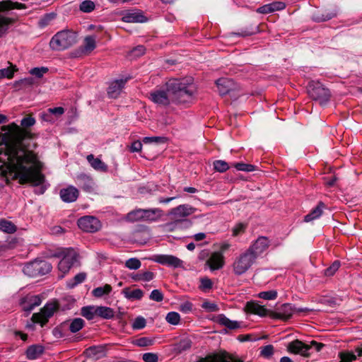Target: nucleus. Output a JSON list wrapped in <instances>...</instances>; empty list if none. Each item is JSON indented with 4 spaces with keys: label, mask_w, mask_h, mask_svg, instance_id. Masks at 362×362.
<instances>
[{
    "label": "nucleus",
    "mask_w": 362,
    "mask_h": 362,
    "mask_svg": "<svg viewBox=\"0 0 362 362\" xmlns=\"http://www.w3.org/2000/svg\"><path fill=\"white\" fill-rule=\"evenodd\" d=\"M234 166L238 170L245 172H252L256 170V167L255 165L243 163H237Z\"/></svg>",
    "instance_id": "864d4df0"
},
{
    "label": "nucleus",
    "mask_w": 362,
    "mask_h": 362,
    "mask_svg": "<svg viewBox=\"0 0 362 362\" xmlns=\"http://www.w3.org/2000/svg\"><path fill=\"white\" fill-rule=\"evenodd\" d=\"M79 186L87 192H91L94 189L95 183L92 178L86 175H81L78 177Z\"/></svg>",
    "instance_id": "a878e982"
},
{
    "label": "nucleus",
    "mask_w": 362,
    "mask_h": 362,
    "mask_svg": "<svg viewBox=\"0 0 362 362\" xmlns=\"http://www.w3.org/2000/svg\"><path fill=\"white\" fill-rule=\"evenodd\" d=\"M52 270V265L45 260H35L26 264L23 267L25 274L35 277L40 275H45Z\"/></svg>",
    "instance_id": "6e6552de"
},
{
    "label": "nucleus",
    "mask_w": 362,
    "mask_h": 362,
    "mask_svg": "<svg viewBox=\"0 0 362 362\" xmlns=\"http://www.w3.org/2000/svg\"><path fill=\"white\" fill-rule=\"evenodd\" d=\"M177 349L180 351H185V350L190 348V346H191V341L188 339H185L181 340L177 344Z\"/></svg>",
    "instance_id": "69168bd1"
},
{
    "label": "nucleus",
    "mask_w": 362,
    "mask_h": 362,
    "mask_svg": "<svg viewBox=\"0 0 362 362\" xmlns=\"http://www.w3.org/2000/svg\"><path fill=\"white\" fill-rule=\"evenodd\" d=\"M246 309L248 312L257 315L260 317H264L267 315H270L272 311L267 310L264 306L259 305L255 301L248 302L246 304Z\"/></svg>",
    "instance_id": "5701e85b"
},
{
    "label": "nucleus",
    "mask_w": 362,
    "mask_h": 362,
    "mask_svg": "<svg viewBox=\"0 0 362 362\" xmlns=\"http://www.w3.org/2000/svg\"><path fill=\"white\" fill-rule=\"evenodd\" d=\"M166 321L173 325H177L180 322V315L177 312H170L165 317Z\"/></svg>",
    "instance_id": "37998d69"
},
{
    "label": "nucleus",
    "mask_w": 362,
    "mask_h": 362,
    "mask_svg": "<svg viewBox=\"0 0 362 362\" xmlns=\"http://www.w3.org/2000/svg\"><path fill=\"white\" fill-rule=\"evenodd\" d=\"M245 228L246 226L242 223L236 224L232 230L233 236L235 237L243 234L245 232Z\"/></svg>",
    "instance_id": "680f3d73"
},
{
    "label": "nucleus",
    "mask_w": 362,
    "mask_h": 362,
    "mask_svg": "<svg viewBox=\"0 0 362 362\" xmlns=\"http://www.w3.org/2000/svg\"><path fill=\"white\" fill-rule=\"evenodd\" d=\"M286 4L281 1H276L269 4L264 5L257 8V11L259 13H269L276 11L284 9Z\"/></svg>",
    "instance_id": "b1692460"
},
{
    "label": "nucleus",
    "mask_w": 362,
    "mask_h": 362,
    "mask_svg": "<svg viewBox=\"0 0 362 362\" xmlns=\"http://www.w3.org/2000/svg\"><path fill=\"white\" fill-rule=\"evenodd\" d=\"M95 313L96 316L103 319H111L115 315L113 309L106 306H96Z\"/></svg>",
    "instance_id": "cd10ccee"
},
{
    "label": "nucleus",
    "mask_w": 362,
    "mask_h": 362,
    "mask_svg": "<svg viewBox=\"0 0 362 362\" xmlns=\"http://www.w3.org/2000/svg\"><path fill=\"white\" fill-rule=\"evenodd\" d=\"M257 296L264 300H275L277 298V291L276 290L262 291Z\"/></svg>",
    "instance_id": "49530a36"
},
{
    "label": "nucleus",
    "mask_w": 362,
    "mask_h": 362,
    "mask_svg": "<svg viewBox=\"0 0 362 362\" xmlns=\"http://www.w3.org/2000/svg\"><path fill=\"white\" fill-rule=\"evenodd\" d=\"M167 141V138L165 136H146L143 139L144 144H165Z\"/></svg>",
    "instance_id": "de8ad7c7"
},
{
    "label": "nucleus",
    "mask_w": 362,
    "mask_h": 362,
    "mask_svg": "<svg viewBox=\"0 0 362 362\" xmlns=\"http://www.w3.org/2000/svg\"><path fill=\"white\" fill-rule=\"evenodd\" d=\"M154 276L155 275L152 272L146 271L136 274L133 276V279L137 281H150Z\"/></svg>",
    "instance_id": "4c0bfd02"
},
{
    "label": "nucleus",
    "mask_w": 362,
    "mask_h": 362,
    "mask_svg": "<svg viewBox=\"0 0 362 362\" xmlns=\"http://www.w3.org/2000/svg\"><path fill=\"white\" fill-rule=\"evenodd\" d=\"M270 240L265 236H259L246 250L257 260L269 247Z\"/></svg>",
    "instance_id": "9b49d317"
},
{
    "label": "nucleus",
    "mask_w": 362,
    "mask_h": 362,
    "mask_svg": "<svg viewBox=\"0 0 362 362\" xmlns=\"http://www.w3.org/2000/svg\"><path fill=\"white\" fill-rule=\"evenodd\" d=\"M340 262L334 261L332 264L325 270V275L327 276H333L340 267Z\"/></svg>",
    "instance_id": "3c124183"
},
{
    "label": "nucleus",
    "mask_w": 362,
    "mask_h": 362,
    "mask_svg": "<svg viewBox=\"0 0 362 362\" xmlns=\"http://www.w3.org/2000/svg\"><path fill=\"white\" fill-rule=\"evenodd\" d=\"M150 299L156 302H160L163 300V294L158 289L153 290L149 296Z\"/></svg>",
    "instance_id": "052dcab7"
},
{
    "label": "nucleus",
    "mask_w": 362,
    "mask_h": 362,
    "mask_svg": "<svg viewBox=\"0 0 362 362\" xmlns=\"http://www.w3.org/2000/svg\"><path fill=\"white\" fill-rule=\"evenodd\" d=\"M142 144L139 141H134L130 146L131 152H139L141 151Z\"/></svg>",
    "instance_id": "338daca9"
},
{
    "label": "nucleus",
    "mask_w": 362,
    "mask_h": 362,
    "mask_svg": "<svg viewBox=\"0 0 362 362\" xmlns=\"http://www.w3.org/2000/svg\"><path fill=\"white\" fill-rule=\"evenodd\" d=\"M86 158L91 167L95 170L100 172H106L107 170V165L99 158H95L93 154H90L87 156Z\"/></svg>",
    "instance_id": "393cba45"
},
{
    "label": "nucleus",
    "mask_w": 362,
    "mask_h": 362,
    "mask_svg": "<svg viewBox=\"0 0 362 362\" xmlns=\"http://www.w3.org/2000/svg\"><path fill=\"white\" fill-rule=\"evenodd\" d=\"M141 265V261L137 258H130L125 262V267L129 269H138Z\"/></svg>",
    "instance_id": "09e8293b"
},
{
    "label": "nucleus",
    "mask_w": 362,
    "mask_h": 362,
    "mask_svg": "<svg viewBox=\"0 0 362 362\" xmlns=\"http://www.w3.org/2000/svg\"><path fill=\"white\" fill-rule=\"evenodd\" d=\"M112 291V287L109 284H105L104 286H100L93 290L92 293L95 297L100 298L104 295H107Z\"/></svg>",
    "instance_id": "ea45409f"
},
{
    "label": "nucleus",
    "mask_w": 362,
    "mask_h": 362,
    "mask_svg": "<svg viewBox=\"0 0 362 362\" xmlns=\"http://www.w3.org/2000/svg\"><path fill=\"white\" fill-rule=\"evenodd\" d=\"M207 265L211 270H218L221 269L225 264V258L221 252H213L206 261Z\"/></svg>",
    "instance_id": "6ab92c4d"
},
{
    "label": "nucleus",
    "mask_w": 362,
    "mask_h": 362,
    "mask_svg": "<svg viewBox=\"0 0 362 362\" xmlns=\"http://www.w3.org/2000/svg\"><path fill=\"white\" fill-rule=\"evenodd\" d=\"M76 42V35L70 30H62L57 33L51 39L49 46L57 51L64 50Z\"/></svg>",
    "instance_id": "7ed1b4c3"
},
{
    "label": "nucleus",
    "mask_w": 362,
    "mask_h": 362,
    "mask_svg": "<svg viewBox=\"0 0 362 362\" xmlns=\"http://www.w3.org/2000/svg\"><path fill=\"white\" fill-rule=\"evenodd\" d=\"M142 359L145 362H158V356L154 353H145L143 354Z\"/></svg>",
    "instance_id": "0e129e2a"
},
{
    "label": "nucleus",
    "mask_w": 362,
    "mask_h": 362,
    "mask_svg": "<svg viewBox=\"0 0 362 362\" xmlns=\"http://www.w3.org/2000/svg\"><path fill=\"white\" fill-rule=\"evenodd\" d=\"M220 95H228L232 99H237L241 95L240 88L232 79L221 78L216 81Z\"/></svg>",
    "instance_id": "0eeeda50"
},
{
    "label": "nucleus",
    "mask_w": 362,
    "mask_h": 362,
    "mask_svg": "<svg viewBox=\"0 0 362 362\" xmlns=\"http://www.w3.org/2000/svg\"><path fill=\"white\" fill-rule=\"evenodd\" d=\"M324 207V204L322 202H320L317 206L310 211V213L304 217V221L305 222H310L319 218L322 214V209Z\"/></svg>",
    "instance_id": "c85d7f7f"
},
{
    "label": "nucleus",
    "mask_w": 362,
    "mask_h": 362,
    "mask_svg": "<svg viewBox=\"0 0 362 362\" xmlns=\"http://www.w3.org/2000/svg\"><path fill=\"white\" fill-rule=\"evenodd\" d=\"M47 71L48 69L47 67H35L30 70V74L40 78Z\"/></svg>",
    "instance_id": "6e6d98bb"
},
{
    "label": "nucleus",
    "mask_w": 362,
    "mask_h": 362,
    "mask_svg": "<svg viewBox=\"0 0 362 362\" xmlns=\"http://www.w3.org/2000/svg\"><path fill=\"white\" fill-rule=\"evenodd\" d=\"M310 349V346L298 339L290 342L287 346V349L290 353L300 354L303 356H309L308 351Z\"/></svg>",
    "instance_id": "f3484780"
},
{
    "label": "nucleus",
    "mask_w": 362,
    "mask_h": 362,
    "mask_svg": "<svg viewBox=\"0 0 362 362\" xmlns=\"http://www.w3.org/2000/svg\"><path fill=\"white\" fill-rule=\"evenodd\" d=\"M213 286L212 281L208 277H203L200 279V284L199 288L203 292L209 291Z\"/></svg>",
    "instance_id": "a19ab883"
},
{
    "label": "nucleus",
    "mask_w": 362,
    "mask_h": 362,
    "mask_svg": "<svg viewBox=\"0 0 362 362\" xmlns=\"http://www.w3.org/2000/svg\"><path fill=\"white\" fill-rule=\"evenodd\" d=\"M146 322L144 317H137L133 322L132 327L134 329H141L145 327Z\"/></svg>",
    "instance_id": "4d7b16f0"
},
{
    "label": "nucleus",
    "mask_w": 362,
    "mask_h": 362,
    "mask_svg": "<svg viewBox=\"0 0 362 362\" xmlns=\"http://www.w3.org/2000/svg\"><path fill=\"white\" fill-rule=\"evenodd\" d=\"M95 4L93 1L90 0L83 1L80 4V10L84 13H90L95 9Z\"/></svg>",
    "instance_id": "a18cd8bd"
},
{
    "label": "nucleus",
    "mask_w": 362,
    "mask_h": 362,
    "mask_svg": "<svg viewBox=\"0 0 362 362\" xmlns=\"http://www.w3.org/2000/svg\"><path fill=\"white\" fill-rule=\"evenodd\" d=\"M25 6L18 2H12L10 0L0 1V11H6L10 9H23ZM11 21L9 18L0 15V37L6 32Z\"/></svg>",
    "instance_id": "1a4fd4ad"
},
{
    "label": "nucleus",
    "mask_w": 362,
    "mask_h": 362,
    "mask_svg": "<svg viewBox=\"0 0 362 362\" xmlns=\"http://www.w3.org/2000/svg\"><path fill=\"white\" fill-rule=\"evenodd\" d=\"M86 279V274L81 272L77 274L72 279L67 281V286L69 288H73L77 285L83 283Z\"/></svg>",
    "instance_id": "72a5a7b5"
},
{
    "label": "nucleus",
    "mask_w": 362,
    "mask_h": 362,
    "mask_svg": "<svg viewBox=\"0 0 362 362\" xmlns=\"http://www.w3.org/2000/svg\"><path fill=\"white\" fill-rule=\"evenodd\" d=\"M0 230L8 233H13L16 231V226L11 221L1 219L0 220Z\"/></svg>",
    "instance_id": "e433bc0d"
},
{
    "label": "nucleus",
    "mask_w": 362,
    "mask_h": 362,
    "mask_svg": "<svg viewBox=\"0 0 362 362\" xmlns=\"http://www.w3.org/2000/svg\"><path fill=\"white\" fill-rule=\"evenodd\" d=\"M61 199L65 202H75L78 197V190L73 187L69 186L62 189L59 192Z\"/></svg>",
    "instance_id": "4be33fe9"
},
{
    "label": "nucleus",
    "mask_w": 362,
    "mask_h": 362,
    "mask_svg": "<svg viewBox=\"0 0 362 362\" xmlns=\"http://www.w3.org/2000/svg\"><path fill=\"white\" fill-rule=\"evenodd\" d=\"M305 308H296L290 303L281 305L276 311H272L270 317L273 319H280L282 320H288L293 313L305 311Z\"/></svg>",
    "instance_id": "9d476101"
},
{
    "label": "nucleus",
    "mask_w": 362,
    "mask_h": 362,
    "mask_svg": "<svg viewBox=\"0 0 362 362\" xmlns=\"http://www.w3.org/2000/svg\"><path fill=\"white\" fill-rule=\"evenodd\" d=\"M44 351V348L41 345L35 344L30 346L26 350V356L30 360H34L40 357Z\"/></svg>",
    "instance_id": "bb28decb"
},
{
    "label": "nucleus",
    "mask_w": 362,
    "mask_h": 362,
    "mask_svg": "<svg viewBox=\"0 0 362 362\" xmlns=\"http://www.w3.org/2000/svg\"><path fill=\"white\" fill-rule=\"evenodd\" d=\"M34 118L27 117L21 120L22 128L11 123L3 126V144L0 148V176L6 183L9 179H18L21 184L39 185L44 181L40 173L42 167L36 154L25 148V140L31 137L25 129L33 126Z\"/></svg>",
    "instance_id": "f257e3e1"
},
{
    "label": "nucleus",
    "mask_w": 362,
    "mask_h": 362,
    "mask_svg": "<svg viewBox=\"0 0 362 362\" xmlns=\"http://www.w3.org/2000/svg\"><path fill=\"white\" fill-rule=\"evenodd\" d=\"M57 310V305L55 303H47L38 313H34L32 320L35 323H40L43 326L48 321V319L52 317Z\"/></svg>",
    "instance_id": "ddd939ff"
},
{
    "label": "nucleus",
    "mask_w": 362,
    "mask_h": 362,
    "mask_svg": "<svg viewBox=\"0 0 362 362\" xmlns=\"http://www.w3.org/2000/svg\"><path fill=\"white\" fill-rule=\"evenodd\" d=\"M202 308L207 310L209 312H214L218 310L217 305L215 303L210 302H204L202 304Z\"/></svg>",
    "instance_id": "774afa93"
},
{
    "label": "nucleus",
    "mask_w": 362,
    "mask_h": 362,
    "mask_svg": "<svg viewBox=\"0 0 362 362\" xmlns=\"http://www.w3.org/2000/svg\"><path fill=\"white\" fill-rule=\"evenodd\" d=\"M256 259L246 250L236 256L231 264L235 276H242L247 273L255 264Z\"/></svg>",
    "instance_id": "20e7f679"
},
{
    "label": "nucleus",
    "mask_w": 362,
    "mask_h": 362,
    "mask_svg": "<svg viewBox=\"0 0 362 362\" xmlns=\"http://www.w3.org/2000/svg\"><path fill=\"white\" fill-rule=\"evenodd\" d=\"M55 256L62 258L58 264V269L62 273L61 278H63L77 261L78 253L73 248H63Z\"/></svg>",
    "instance_id": "423d86ee"
},
{
    "label": "nucleus",
    "mask_w": 362,
    "mask_h": 362,
    "mask_svg": "<svg viewBox=\"0 0 362 362\" xmlns=\"http://www.w3.org/2000/svg\"><path fill=\"white\" fill-rule=\"evenodd\" d=\"M198 362H242L226 351L208 355Z\"/></svg>",
    "instance_id": "2eb2a0df"
},
{
    "label": "nucleus",
    "mask_w": 362,
    "mask_h": 362,
    "mask_svg": "<svg viewBox=\"0 0 362 362\" xmlns=\"http://www.w3.org/2000/svg\"><path fill=\"white\" fill-rule=\"evenodd\" d=\"M152 260L173 268L183 267V261L171 255H156L152 257Z\"/></svg>",
    "instance_id": "4468645a"
},
{
    "label": "nucleus",
    "mask_w": 362,
    "mask_h": 362,
    "mask_svg": "<svg viewBox=\"0 0 362 362\" xmlns=\"http://www.w3.org/2000/svg\"><path fill=\"white\" fill-rule=\"evenodd\" d=\"M96 47L95 38L93 36H87L84 39L83 52L90 53Z\"/></svg>",
    "instance_id": "c9c22d12"
},
{
    "label": "nucleus",
    "mask_w": 362,
    "mask_h": 362,
    "mask_svg": "<svg viewBox=\"0 0 362 362\" xmlns=\"http://www.w3.org/2000/svg\"><path fill=\"white\" fill-rule=\"evenodd\" d=\"M122 21L132 23H144L147 21V18L144 16L142 11L136 9H132L123 12Z\"/></svg>",
    "instance_id": "dca6fc26"
},
{
    "label": "nucleus",
    "mask_w": 362,
    "mask_h": 362,
    "mask_svg": "<svg viewBox=\"0 0 362 362\" xmlns=\"http://www.w3.org/2000/svg\"><path fill=\"white\" fill-rule=\"evenodd\" d=\"M134 344L140 346H148L153 344V340L148 337H141L134 341Z\"/></svg>",
    "instance_id": "bf43d9fd"
},
{
    "label": "nucleus",
    "mask_w": 362,
    "mask_h": 362,
    "mask_svg": "<svg viewBox=\"0 0 362 362\" xmlns=\"http://www.w3.org/2000/svg\"><path fill=\"white\" fill-rule=\"evenodd\" d=\"M162 216V211L159 209H144V221H153Z\"/></svg>",
    "instance_id": "c756f323"
},
{
    "label": "nucleus",
    "mask_w": 362,
    "mask_h": 362,
    "mask_svg": "<svg viewBox=\"0 0 362 362\" xmlns=\"http://www.w3.org/2000/svg\"><path fill=\"white\" fill-rule=\"evenodd\" d=\"M126 82L127 79H119L112 81L107 88L108 96L111 98H117L121 93Z\"/></svg>",
    "instance_id": "412c9836"
},
{
    "label": "nucleus",
    "mask_w": 362,
    "mask_h": 362,
    "mask_svg": "<svg viewBox=\"0 0 362 362\" xmlns=\"http://www.w3.org/2000/svg\"><path fill=\"white\" fill-rule=\"evenodd\" d=\"M217 321L219 324L226 326L229 329H235L239 327L238 322L236 321H232L223 315L218 316Z\"/></svg>",
    "instance_id": "f704fd0d"
},
{
    "label": "nucleus",
    "mask_w": 362,
    "mask_h": 362,
    "mask_svg": "<svg viewBox=\"0 0 362 362\" xmlns=\"http://www.w3.org/2000/svg\"><path fill=\"white\" fill-rule=\"evenodd\" d=\"M84 326V320L81 318H75L69 325V329L71 332H78Z\"/></svg>",
    "instance_id": "79ce46f5"
},
{
    "label": "nucleus",
    "mask_w": 362,
    "mask_h": 362,
    "mask_svg": "<svg viewBox=\"0 0 362 362\" xmlns=\"http://www.w3.org/2000/svg\"><path fill=\"white\" fill-rule=\"evenodd\" d=\"M339 356L340 362H352L356 360V356L351 352H340Z\"/></svg>",
    "instance_id": "5fc2aeb1"
},
{
    "label": "nucleus",
    "mask_w": 362,
    "mask_h": 362,
    "mask_svg": "<svg viewBox=\"0 0 362 362\" xmlns=\"http://www.w3.org/2000/svg\"><path fill=\"white\" fill-rule=\"evenodd\" d=\"M41 304V299L39 296L28 295L22 298L20 300V305L22 309L30 313L35 307Z\"/></svg>",
    "instance_id": "a211bd4d"
},
{
    "label": "nucleus",
    "mask_w": 362,
    "mask_h": 362,
    "mask_svg": "<svg viewBox=\"0 0 362 362\" xmlns=\"http://www.w3.org/2000/svg\"><path fill=\"white\" fill-rule=\"evenodd\" d=\"M77 223L79 228L87 233H95L101 227L100 221L97 218L91 216L80 218Z\"/></svg>",
    "instance_id": "f8f14e48"
},
{
    "label": "nucleus",
    "mask_w": 362,
    "mask_h": 362,
    "mask_svg": "<svg viewBox=\"0 0 362 362\" xmlns=\"http://www.w3.org/2000/svg\"><path fill=\"white\" fill-rule=\"evenodd\" d=\"M261 355L265 358L272 356L274 354V346L272 345H267L262 348Z\"/></svg>",
    "instance_id": "e2e57ef3"
},
{
    "label": "nucleus",
    "mask_w": 362,
    "mask_h": 362,
    "mask_svg": "<svg viewBox=\"0 0 362 362\" xmlns=\"http://www.w3.org/2000/svg\"><path fill=\"white\" fill-rule=\"evenodd\" d=\"M85 354L88 357L99 358L104 355V348L101 346H91L85 351Z\"/></svg>",
    "instance_id": "7c9ffc66"
},
{
    "label": "nucleus",
    "mask_w": 362,
    "mask_h": 362,
    "mask_svg": "<svg viewBox=\"0 0 362 362\" xmlns=\"http://www.w3.org/2000/svg\"><path fill=\"white\" fill-rule=\"evenodd\" d=\"M214 168L216 171L223 173L229 168V165L226 161L218 160L214 162Z\"/></svg>",
    "instance_id": "8fccbe9b"
},
{
    "label": "nucleus",
    "mask_w": 362,
    "mask_h": 362,
    "mask_svg": "<svg viewBox=\"0 0 362 362\" xmlns=\"http://www.w3.org/2000/svg\"><path fill=\"white\" fill-rule=\"evenodd\" d=\"M167 90H156L150 94L151 100L159 105H166L170 101L180 104L189 103L194 99L197 86L193 78H173L167 83Z\"/></svg>",
    "instance_id": "f03ea898"
},
{
    "label": "nucleus",
    "mask_w": 362,
    "mask_h": 362,
    "mask_svg": "<svg viewBox=\"0 0 362 362\" xmlns=\"http://www.w3.org/2000/svg\"><path fill=\"white\" fill-rule=\"evenodd\" d=\"M158 116L157 119L158 122V127L160 128H163L173 122L172 118L168 117L167 115H158Z\"/></svg>",
    "instance_id": "603ef678"
},
{
    "label": "nucleus",
    "mask_w": 362,
    "mask_h": 362,
    "mask_svg": "<svg viewBox=\"0 0 362 362\" xmlns=\"http://www.w3.org/2000/svg\"><path fill=\"white\" fill-rule=\"evenodd\" d=\"M307 91L310 98L320 106L327 105L331 98L329 90L319 81H310L308 85Z\"/></svg>",
    "instance_id": "39448f33"
},
{
    "label": "nucleus",
    "mask_w": 362,
    "mask_h": 362,
    "mask_svg": "<svg viewBox=\"0 0 362 362\" xmlns=\"http://www.w3.org/2000/svg\"><path fill=\"white\" fill-rule=\"evenodd\" d=\"M17 69L11 64V66L0 69V79L4 78H11Z\"/></svg>",
    "instance_id": "c03bdc74"
},
{
    "label": "nucleus",
    "mask_w": 362,
    "mask_h": 362,
    "mask_svg": "<svg viewBox=\"0 0 362 362\" xmlns=\"http://www.w3.org/2000/svg\"><path fill=\"white\" fill-rule=\"evenodd\" d=\"M123 293L127 298L131 300H140L144 296L143 291L139 288L134 290L125 288L123 290Z\"/></svg>",
    "instance_id": "2f4dec72"
},
{
    "label": "nucleus",
    "mask_w": 362,
    "mask_h": 362,
    "mask_svg": "<svg viewBox=\"0 0 362 362\" xmlns=\"http://www.w3.org/2000/svg\"><path fill=\"white\" fill-rule=\"evenodd\" d=\"M144 209H135L127 214V220L132 222L144 221Z\"/></svg>",
    "instance_id": "473e14b6"
},
{
    "label": "nucleus",
    "mask_w": 362,
    "mask_h": 362,
    "mask_svg": "<svg viewBox=\"0 0 362 362\" xmlns=\"http://www.w3.org/2000/svg\"><path fill=\"white\" fill-rule=\"evenodd\" d=\"M145 47L142 45H139L136 47H134L130 52H129V57L132 58H136L141 57L145 53Z\"/></svg>",
    "instance_id": "13d9d810"
},
{
    "label": "nucleus",
    "mask_w": 362,
    "mask_h": 362,
    "mask_svg": "<svg viewBox=\"0 0 362 362\" xmlns=\"http://www.w3.org/2000/svg\"><path fill=\"white\" fill-rule=\"evenodd\" d=\"M194 212L192 206L187 204H181L173 208L169 212V215L172 216L175 219H181L191 215Z\"/></svg>",
    "instance_id": "aec40b11"
},
{
    "label": "nucleus",
    "mask_w": 362,
    "mask_h": 362,
    "mask_svg": "<svg viewBox=\"0 0 362 362\" xmlns=\"http://www.w3.org/2000/svg\"><path fill=\"white\" fill-rule=\"evenodd\" d=\"M95 310L96 306L94 305H90V306H86L83 307L81 308V315L86 317L87 320H93L95 316Z\"/></svg>",
    "instance_id": "58836bf2"
}]
</instances>
